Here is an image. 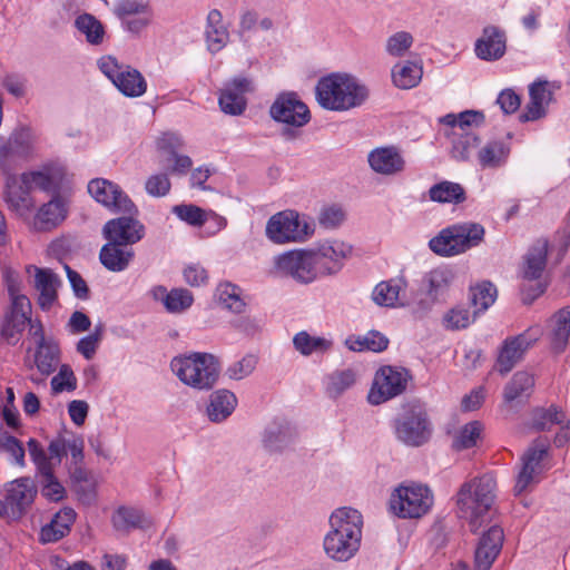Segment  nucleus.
<instances>
[{
	"instance_id": "obj_1",
	"label": "nucleus",
	"mask_w": 570,
	"mask_h": 570,
	"mask_svg": "<svg viewBox=\"0 0 570 570\" xmlns=\"http://www.w3.org/2000/svg\"><path fill=\"white\" fill-rule=\"evenodd\" d=\"M330 529L323 538L326 557L335 562H347L361 548L363 517L350 507L335 509L328 518Z\"/></svg>"
},
{
	"instance_id": "obj_2",
	"label": "nucleus",
	"mask_w": 570,
	"mask_h": 570,
	"mask_svg": "<svg viewBox=\"0 0 570 570\" xmlns=\"http://www.w3.org/2000/svg\"><path fill=\"white\" fill-rule=\"evenodd\" d=\"M315 97L323 109L347 111L363 106L370 97V89L351 73L333 72L317 81Z\"/></svg>"
},
{
	"instance_id": "obj_3",
	"label": "nucleus",
	"mask_w": 570,
	"mask_h": 570,
	"mask_svg": "<svg viewBox=\"0 0 570 570\" xmlns=\"http://www.w3.org/2000/svg\"><path fill=\"white\" fill-rule=\"evenodd\" d=\"M497 483L487 473L464 482L456 493V507L461 518L468 520L472 532L488 521V514L495 500Z\"/></svg>"
},
{
	"instance_id": "obj_4",
	"label": "nucleus",
	"mask_w": 570,
	"mask_h": 570,
	"mask_svg": "<svg viewBox=\"0 0 570 570\" xmlns=\"http://www.w3.org/2000/svg\"><path fill=\"white\" fill-rule=\"evenodd\" d=\"M170 370L185 385L203 391L217 382L219 363L210 353L193 352L175 356L170 361Z\"/></svg>"
},
{
	"instance_id": "obj_5",
	"label": "nucleus",
	"mask_w": 570,
	"mask_h": 570,
	"mask_svg": "<svg viewBox=\"0 0 570 570\" xmlns=\"http://www.w3.org/2000/svg\"><path fill=\"white\" fill-rule=\"evenodd\" d=\"M484 234V227L479 223L454 224L430 239L429 247L440 256L451 257L479 246L483 242Z\"/></svg>"
},
{
	"instance_id": "obj_6",
	"label": "nucleus",
	"mask_w": 570,
	"mask_h": 570,
	"mask_svg": "<svg viewBox=\"0 0 570 570\" xmlns=\"http://www.w3.org/2000/svg\"><path fill=\"white\" fill-rule=\"evenodd\" d=\"M271 118L285 125L281 131L285 140H295L311 120L308 107L293 91L279 94L269 107Z\"/></svg>"
},
{
	"instance_id": "obj_7",
	"label": "nucleus",
	"mask_w": 570,
	"mask_h": 570,
	"mask_svg": "<svg viewBox=\"0 0 570 570\" xmlns=\"http://www.w3.org/2000/svg\"><path fill=\"white\" fill-rule=\"evenodd\" d=\"M265 233L277 245L305 243L315 234V226L296 210L286 209L267 220Z\"/></svg>"
},
{
	"instance_id": "obj_8",
	"label": "nucleus",
	"mask_w": 570,
	"mask_h": 570,
	"mask_svg": "<svg viewBox=\"0 0 570 570\" xmlns=\"http://www.w3.org/2000/svg\"><path fill=\"white\" fill-rule=\"evenodd\" d=\"M394 433L399 441L409 446H421L432 434V423L424 405L406 404L394 421Z\"/></svg>"
},
{
	"instance_id": "obj_9",
	"label": "nucleus",
	"mask_w": 570,
	"mask_h": 570,
	"mask_svg": "<svg viewBox=\"0 0 570 570\" xmlns=\"http://www.w3.org/2000/svg\"><path fill=\"white\" fill-rule=\"evenodd\" d=\"M433 504V494L422 484H401L391 494V510L400 518H420L428 513Z\"/></svg>"
},
{
	"instance_id": "obj_10",
	"label": "nucleus",
	"mask_w": 570,
	"mask_h": 570,
	"mask_svg": "<svg viewBox=\"0 0 570 570\" xmlns=\"http://www.w3.org/2000/svg\"><path fill=\"white\" fill-rule=\"evenodd\" d=\"M541 336L542 328L539 325L530 326L518 335L508 336L498 348L494 371L507 375Z\"/></svg>"
},
{
	"instance_id": "obj_11",
	"label": "nucleus",
	"mask_w": 570,
	"mask_h": 570,
	"mask_svg": "<svg viewBox=\"0 0 570 570\" xmlns=\"http://www.w3.org/2000/svg\"><path fill=\"white\" fill-rule=\"evenodd\" d=\"M100 71L126 97H141L147 90V81L135 68L119 63L111 56H104L97 61Z\"/></svg>"
},
{
	"instance_id": "obj_12",
	"label": "nucleus",
	"mask_w": 570,
	"mask_h": 570,
	"mask_svg": "<svg viewBox=\"0 0 570 570\" xmlns=\"http://www.w3.org/2000/svg\"><path fill=\"white\" fill-rule=\"evenodd\" d=\"M550 443L548 439L539 438L532 442L521 458V469L517 476L514 493L527 491L539 481L540 474L550 469L548 462Z\"/></svg>"
},
{
	"instance_id": "obj_13",
	"label": "nucleus",
	"mask_w": 570,
	"mask_h": 570,
	"mask_svg": "<svg viewBox=\"0 0 570 570\" xmlns=\"http://www.w3.org/2000/svg\"><path fill=\"white\" fill-rule=\"evenodd\" d=\"M455 278V272L452 267L442 265L423 276L422 285L426 294V298L420 299L413 307L416 316L426 315L435 303L443 299L449 292Z\"/></svg>"
},
{
	"instance_id": "obj_14",
	"label": "nucleus",
	"mask_w": 570,
	"mask_h": 570,
	"mask_svg": "<svg viewBox=\"0 0 570 570\" xmlns=\"http://www.w3.org/2000/svg\"><path fill=\"white\" fill-rule=\"evenodd\" d=\"M114 13L121 29L134 37H139L154 20V9L149 0H118Z\"/></svg>"
},
{
	"instance_id": "obj_15",
	"label": "nucleus",
	"mask_w": 570,
	"mask_h": 570,
	"mask_svg": "<svg viewBox=\"0 0 570 570\" xmlns=\"http://www.w3.org/2000/svg\"><path fill=\"white\" fill-rule=\"evenodd\" d=\"M4 492V499L0 501V515L9 520H18L32 504L37 489L30 478H19L9 482Z\"/></svg>"
},
{
	"instance_id": "obj_16",
	"label": "nucleus",
	"mask_w": 570,
	"mask_h": 570,
	"mask_svg": "<svg viewBox=\"0 0 570 570\" xmlns=\"http://www.w3.org/2000/svg\"><path fill=\"white\" fill-rule=\"evenodd\" d=\"M409 379V372L404 368L381 367L376 372L373 385L368 392V402L373 405H379L402 394L406 389Z\"/></svg>"
},
{
	"instance_id": "obj_17",
	"label": "nucleus",
	"mask_w": 570,
	"mask_h": 570,
	"mask_svg": "<svg viewBox=\"0 0 570 570\" xmlns=\"http://www.w3.org/2000/svg\"><path fill=\"white\" fill-rule=\"evenodd\" d=\"M27 445L30 458L37 468L41 494L50 501H61L66 497V489L55 475L53 464L47 458L45 449L36 439H30Z\"/></svg>"
},
{
	"instance_id": "obj_18",
	"label": "nucleus",
	"mask_w": 570,
	"mask_h": 570,
	"mask_svg": "<svg viewBox=\"0 0 570 570\" xmlns=\"http://www.w3.org/2000/svg\"><path fill=\"white\" fill-rule=\"evenodd\" d=\"M274 267L279 276L299 285H309L317 281L304 248L291 249L275 256Z\"/></svg>"
},
{
	"instance_id": "obj_19",
	"label": "nucleus",
	"mask_w": 570,
	"mask_h": 570,
	"mask_svg": "<svg viewBox=\"0 0 570 570\" xmlns=\"http://www.w3.org/2000/svg\"><path fill=\"white\" fill-rule=\"evenodd\" d=\"M254 90L255 85L250 77L237 76L226 81L218 96L220 110L230 116L242 115L247 107L246 95Z\"/></svg>"
},
{
	"instance_id": "obj_20",
	"label": "nucleus",
	"mask_w": 570,
	"mask_h": 570,
	"mask_svg": "<svg viewBox=\"0 0 570 570\" xmlns=\"http://www.w3.org/2000/svg\"><path fill=\"white\" fill-rule=\"evenodd\" d=\"M32 305L29 298H16L10 303L0 324V334L9 345H16L31 321Z\"/></svg>"
},
{
	"instance_id": "obj_21",
	"label": "nucleus",
	"mask_w": 570,
	"mask_h": 570,
	"mask_svg": "<svg viewBox=\"0 0 570 570\" xmlns=\"http://www.w3.org/2000/svg\"><path fill=\"white\" fill-rule=\"evenodd\" d=\"M89 194L104 206L115 212L135 214L137 207L121 188L107 179L95 178L88 184Z\"/></svg>"
},
{
	"instance_id": "obj_22",
	"label": "nucleus",
	"mask_w": 570,
	"mask_h": 570,
	"mask_svg": "<svg viewBox=\"0 0 570 570\" xmlns=\"http://www.w3.org/2000/svg\"><path fill=\"white\" fill-rule=\"evenodd\" d=\"M2 171L4 175V202L18 216L22 218L29 217L35 207V200L30 195V188L22 183L21 178H18L11 167L2 165Z\"/></svg>"
},
{
	"instance_id": "obj_23",
	"label": "nucleus",
	"mask_w": 570,
	"mask_h": 570,
	"mask_svg": "<svg viewBox=\"0 0 570 570\" xmlns=\"http://www.w3.org/2000/svg\"><path fill=\"white\" fill-rule=\"evenodd\" d=\"M315 245L327 278L337 276L353 255V246L340 238H325Z\"/></svg>"
},
{
	"instance_id": "obj_24",
	"label": "nucleus",
	"mask_w": 570,
	"mask_h": 570,
	"mask_svg": "<svg viewBox=\"0 0 570 570\" xmlns=\"http://www.w3.org/2000/svg\"><path fill=\"white\" fill-rule=\"evenodd\" d=\"M557 89L559 86L548 80L532 82L529 86V101L520 115V121H535L546 117Z\"/></svg>"
},
{
	"instance_id": "obj_25",
	"label": "nucleus",
	"mask_w": 570,
	"mask_h": 570,
	"mask_svg": "<svg viewBox=\"0 0 570 570\" xmlns=\"http://www.w3.org/2000/svg\"><path fill=\"white\" fill-rule=\"evenodd\" d=\"M102 232L107 240L129 246L144 237L145 227L139 220L122 216L108 220Z\"/></svg>"
},
{
	"instance_id": "obj_26",
	"label": "nucleus",
	"mask_w": 570,
	"mask_h": 570,
	"mask_svg": "<svg viewBox=\"0 0 570 570\" xmlns=\"http://www.w3.org/2000/svg\"><path fill=\"white\" fill-rule=\"evenodd\" d=\"M504 540L503 530L499 525L490 527L480 538L475 549L474 569L490 570L498 558Z\"/></svg>"
},
{
	"instance_id": "obj_27",
	"label": "nucleus",
	"mask_w": 570,
	"mask_h": 570,
	"mask_svg": "<svg viewBox=\"0 0 570 570\" xmlns=\"http://www.w3.org/2000/svg\"><path fill=\"white\" fill-rule=\"evenodd\" d=\"M507 50V35L497 26L483 28L480 38L476 39L474 51L478 58L484 61L501 59Z\"/></svg>"
},
{
	"instance_id": "obj_28",
	"label": "nucleus",
	"mask_w": 570,
	"mask_h": 570,
	"mask_svg": "<svg viewBox=\"0 0 570 570\" xmlns=\"http://www.w3.org/2000/svg\"><path fill=\"white\" fill-rule=\"evenodd\" d=\"M367 161L373 171L383 176H395L405 169V159L394 146L377 147L371 150Z\"/></svg>"
},
{
	"instance_id": "obj_29",
	"label": "nucleus",
	"mask_w": 570,
	"mask_h": 570,
	"mask_svg": "<svg viewBox=\"0 0 570 570\" xmlns=\"http://www.w3.org/2000/svg\"><path fill=\"white\" fill-rule=\"evenodd\" d=\"M149 296L154 301L160 302L165 309L170 314H181L194 303L191 292L183 287H176L171 291H167L165 286L156 285L150 288Z\"/></svg>"
},
{
	"instance_id": "obj_30",
	"label": "nucleus",
	"mask_w": 570,
	"mask_h": 570,
	"mask_svg": "<svg viewBox=\"0 0 570 570\" xmlns=\"http://www.w3.org/2000/svg\"><path fill=\"white\" fill-rule=\"evenodd\" d=\"M67 216V206L62 198L53 197L43 204L31 219V227L37 232H49L61 224Z\"/></svg>"
},
{
	"instance_id": "obj_31",
	"label": "nucleus",
	"mask_w": 570,
	"mask_h": 570,
	"mask_svg": "<svg viewBox=\"0 0 570 570\" xmlns=\"http://www.w3.org/2000/svg\"><path fill=\"white\" fill-rule=\"evenodd\" d=\"M76 518L77 513L72 508H62L52 517L49 523L41 528L39 541L47 544L61 540L70 533L71 525L76 521Z\"/></svg>"
},
{
	"instance_id": "obj_32",
	"label": "nucleus",
	"mask_w": 570,
	"mask_h": 570,
	"mask_svg": "<svg viewBox=\"0 0 570 570\" xmlns=\"http://www.w3.org/2000/svg\"><path fill=\"white\" fill-rule=\"evenodd\" d=\"M60 279L57 274L48 268H37L35 274V288L38 292V304L43 311H48L58 298Z\"/></svg>"
},
{
	"instance_id": "obj_33",
	"label": "nucleus",
	"mask_w": 570,
	"mask_h": 570,
	"mask_svg": "<svg viewBox=\"0 0 570 570\" xmlns=\"http://www.w3.org/2000/svg\"><path fill=\"white\" fill-rule=\"evenodd\" d=\"M236 406V395L229 390L220 389L209 395L206 413L209 421L222 423L233 414Z\"/></svg>"
},
{
	"instance_id": "obj_34",
	"label": "nucleus",
	"mask_w": 570,
	"mask_h": 570,
	"mask_svg": "<svg viewBox=\"0 0 570 570\" xmlns=\"http://www.w3.org/2000/svg\"><path fill=\"white\" fill-rule=\"evenodd\" d=\"M570 338V305L556 312L550 318L549 340L551 350L563 353Z\"/></svg>"
},
{
	"instance_id": "obj_35",
	"label": "nucleus",
	"mask_w": 570,
	"mask_h": 570,
	"mask_svg": "<svg viewBox=\"0 0 570 570\" xmlns=\"http://www.w3.org/2000/svg\"><path fill=\"white\" fill-rule=\"evenodd\" d=\"M134 249L122 244L108 240L99 253L101 264L111 272H122L131 262Z\"/></svg>"
},
{
	"instance_id": "obj_36",
	"label": "nucleus",
	"mask_w": 570,
	"mask_h": 570,
	"mask_svg": "<svg viewBox=\"0 0 570 570\" xmlns=\"http://www.w3.org/2000/svg\"><path fill=\"white\" fill-rule=\"evenodd\" d=\"M112 525L117 531L128 533L135 529H147L151 527V519L142 510L134 507L118 508L111 518Z\"/></svg>"
},
{
	"instance_id": "obj_37",
	"label": "nucleus",
	"mask_w": 570,
	"mask_h": 570,
	"mask_svg": "<svg viewBox=\"0 0 570 570\" xmlns=\"http://www.w3.org/2000/svg\"><path fill=\"white\" fill-rule=\"evenodd\" d=\"M205 37L207 48L213 53L220 51L228 42V29L223 22L222 12L217 9L210 10L207 14Z\"/></svg>"
},
{
	"instance_id": "obj_38",
	"label": "nucleus",
	"mask_w": 570,
	"mask_h": 570,
	"mask_svg": "<svg viewBox=\"0 0 570 570\" xmlns=\"http://www.w3.org/2000/svg\"><path fill=\"white\" fill-rule=\"evenodd\" d=\"M61 358V351L57 340L35 346L33 363L42 376H49L56 372Z\"/></svg>"
},
{
	"instance_id": "obj_39",
	"label": "nucleus",
	"mask_w": 570,
	"mask_h": 570,
	"mask_svg": "<svg viewBox=\"0 0 570 570\" xmlns=\"http://www.w3.org/2000/svg\"><path fill=\"white\" fill-rule=\"evenodd\" d=\"M357 375L352 368L335 370L323 379L324 392L331 400H337L356 383Z\"/></svg>"
},
{
	"instance_id": "obj_40",
	"label": "nucleus",
	"mask_w": 570,
	"mask_h": 570,
	"mask_svg": "<svg viewBox=\"0 0 570 570\" xmlns=\"http://www.w3.org/2000/svg\"><path fill=\"white\" fill-rule=\"evenodd\" d=\"M295 433L288 424L272 423L263 435L264 448L271 453H281L294 442Z\"/></svg>"
},
{
	"instance_id": "obj_41",
	"label": "nucleus",
	"mask_w": 570,
	"mask_h": 570,
	"mask_svg": "<svg viewBox=\"0 0 570 570\" xmlns=\"http://www.w3.org/2000/svg\"><path fill=\"white\" fill-rule=\"evenodd\" d=\"M294 348L303 356L323 355L333 348V340L325 336L311 335L306 331L296 333L293 337Z\"/></svg>"
},
{
	"instance_id": "obj_42",
	"label": "nucleus",
	"mask_w": 570,
	"mask_h": 570,
	"mask_svg": "<svg viewBox=\"0 0 570 570\" xmlns=\"http://www.w3.org/2000/svg\"><path fill=\"white\" fill-rule=\"evenodd\" d=\"M406 283L403 278H392L379 283L372 293L373 301L384 307H396L403 305L400 302L401 292L405 289Z\"/></svg>"
},
{
	"instance_id": "obj_43",
	"label": "nucleus",
	"mask_w": 570,
	"mask_h": 570,
	"mask_svg": "<svg viewBox=\"0 0 570 570\" xmlns=\"http://www.w3.org/2000/svg\"><path fill=\"white\" fill-rule=\"evenodd\" d=\"M547 255L548 242L543 239L535 242L524 257V279L534 281L541 277L547 264Z\"/></svg>"
},
{
	"instance_id": "obj_44",
	"label": "nucleus",
	"mask_w": 570,
	"mask_h": 570,
	"mask_svg": "<svg viewBox=\"0 0 570 570\" xmlns=\"http://www.w3.org/2000/svg\"><path fill=\"white\" fill-rule=\"evenodd\" d=\"M563 424H570V420L567 414L557 405H550L549 407H537L532 412L531 426L535 431H549L554 425L563 426Z\"/></svg>"
},
{
	"instance_id": "obj_45",
	"label": "nucleus",
	"mask_w": 570,
	"mask_h": 570,
	"mask_svg": "<svg viewBox=\"0 0 570 570\" xmlns=\"http://www.w3.org/2000/svg\"><path fill=\"white\" fill-rule=\"evenodd\" d=\"M430 200L440 204H461L465 202L466 194L463 186L459 183L443 180L430 187Z\"/></svg>"
},
{
	"instance_id": "obj_46",
	"label": "nucleus",
	"mask_w": 570,
	"mask_h": 570,
	"mask_svg": "<svg viewBox=\"0 0 570 570\" xmlns=\"http://www.w3.org/2000/svg\"><path fill=\"white\" fill-rule=\"evenodd\" d=\"M534 387V377L527 371L514 373L512 379L507 383L503 392L504 401L511 403L517 400L528 399Z\"/></svg>"
},
{
	"instance_id": "obj_47",
	"label": "nucleus",
	"mask_w": 570,
	"mask_h": 570,
	"mask_svg": "<svg viewBox=\"0 0 570 570\" xmlns=\"http://www.w3.org/2000/svg\"><path fill=\"white\" fill-rule=\"evenodd\" d=\"M215 297L225 309L236 314L245 311L246 303L243 298V291L230 282L219 283L216 287Z\"/></svg>"
},
{
	"instance_id": "obj_48",
	"label": "nucleus",
	"mask_w": 570,
	"mask_h": 570,
	"mask_svg": "<svg viewBox=\"0 0 570 570\" xmlns=\"http://www.w3.org/2000/svg\"><path fill=\"white\" fill-rule=\"evenodd\" d=\"M392 81L400 89H412L422 79V67L413 61L399 62L391 70Z\"/></svg>"
},
{
	"instance_id": "obj_49",
	"label": "nucleus",
	"mask_w": 570,
	"mask_h": 570,
	"mask_svg": "<svg viewBox=\"0 0 570 570\" xmlns=\"http://www.w3.org/2000/svg\"><path fill=\"white\" fill-rule=\"evenodd\" d=\"M345 345L348 350L355 352L372 351L377 353L387 347L389 340L384 334L377 331H370L364 335L348 336L345 341Z\"/></svg>"
},
{
	"instance_id": "obj_50",
	"label": "nucleus",
	"mask_w": 570,
	"mask_h": 570,
	"mask_svg": "<svg viewBox=\"0 0 570 570\" xmlns=\"http://www.w3.org/2000/svg\"><path fill=\"white\" fill-rule=\"evenodd\" d=\"M485 116L482 111L465 110L460 114H448L441 118V122L453 128V131L466 132L482 126Z\"/></svg>"
},
{
	"instance_id": "obj_51",
	"label": "nucleus",
	"mask_w": 570,
	"mask_h": 570,
	"mask_svg": "<svg viewBox=\"0 0 570 570\" xmlns=\"http://www.w3.org/2000/svg\"><path fill=\"white\" fill-rule=\"evenodd\" d=\"M510 154V148L499 140L490 141L479 153V163L483 168H495L502 166Z\"/></svg>"
},
{
	"instance_id": "obj_52",
	"label": "nucleus",
	"mask_w": 570,
	"mask_h": 570,
	"mask_svg": "<svg viewBox=\"0 0 570 570\" xmlns=\"http://www.w3.org/2000/svg\"><path fill=\"white\" fill-rule=\"evenodd\" d=\"M76 29L86 37L88 43L99 46L105 39L102 23L90 13L79 14L75 20Z\"/></svg>"
},
{
	"instance_id": "obj_53",
	"label": "nucleus",
	"mask_w": 570,
	"mask_h": 570,
	"mask_svg": "<svg viewBox=\"0 0 570 570\" xmlns=\"http://www.w3.org/2000/svg\"><path fill=\"white\" fill-rule=\"evenodd\" d=\"M497 295V287L488 281L470 288V299L478 314L487 311L495 302Z\"/></svg>"
},
{
	"instance_id": "obj_54",
	"label": "nucleus",
	"mask_w": 570,
	"mask_h": 570,
	"mask_svg": "<svg viewBox=\"0 0 570 570\" xmlns=\"http://www.w3.org/2000/svg\"><path fill=\"white\" fill-rule=\"evenodd\" d=\"M346 217L347 213L341 204H325L317 214V223L326 230H334L344 224Z\"/></svg>"
},
{
	"instance_id": "obj_55",
	"label": "nucleus",
	"mask_w": 570,
	"mask_h": 570,
	"mask_svg": "<svg viewBox=\"0 0 570 570\" xmlns=\"http://www.w3.org/2000/svg\"><path fill=\"white\" fill-rule=\"evenodd\" d=\"M455 139L452 146V156L456 160H468L471 154L479 147L480 138L473 131H453Z\"/></svg>"
},
{
	"instance_id": "obj_56",
	"label": "nucleus",
	"mask_w": 570,
	"mask_h": 570,
	"mask_svg": "<svg viewBox=\"0 0 570 570\" xmlns=\"http://www.w3.org/2000/svg\"><path fill=\"white\" fill-rule=\"evenodd\" d=\"M476 315L475 311L471 313L468 307L458 305L444 314L443 326L451 331L466 328L475 321Z\"/></svg>"
},
{
	"instance_id": "obj_57",
	"label": "nucleus",
	"mask_w": 570,
	"mask_h": 570,
	"mask_svg": "<svg viewBox=\"0 0 570 570\" xmlns=\"http://www.w3.org/2000/svg\"><path fill=\"white\" fill-rule=\"evenodd\" d=\"M0 451L8 454L11 464H16L20 468L26 466V451L22 443L17 438L7 432L0 433Z\"/></svg>"
},
{
	"instance_id": "obj_58",
	"label": "nucleus",
	"mask_w": 570,
	"mask_h": 570,
	"mask_svg": "<svg viewBox=\"0 0 570 570\" xmlns=\"http://www.w3.org/2000/svg\"><path fill=\"white\" fill-rule=\"evenodd\" d=\"M482 424L479 421H472L466 423L460 429L453 441V448L455 450H465L476 445V442L481 435Z\"/></svg>"
},
{
	"instance_id": "obj_59",
	"label": "nucleus",
	"mask_w": 570,
	"mask_h": 570,
	"mask_svg": "<svg viewBox=\"0 0 570 570\" xmlns=\"http://www.w3.org/2000/svg\"><path fill=\"white\" fill-rule=\"evenodd\" d=\"M413 42L414 38L410 32L397 31L386 39L385 51L392 57L401 58L406 55Z\"/></svg>"
},
{
	"instance_id": "obj_60",
	"label": "nucleus",
	"mask_w": 570,
	"mask_h": 570,
	"mask_svg": "<svg viewBox=\"0 0 570 570\" xmlns=\"http://www.w3.org/2000/svg\"><path fill=\"white\" fill-rule=\"evenodd\" d=\"M58 373L51 379L53 393L72 392L77 389V377L69 364H62Z\"/></svg>"
},
{
	"instance_id": "obj_61",
	"label": "nucleus",
	"mask_w": 570,
	"mask_h": 570,
	"mask_svg": "<svg viewBox=\"0 0 570 570\" xmlns=\"http://www.w3.org/2000/svg\"><path fill=\"white\" fill-rule=\"evenodd\" d=\"M104 335V325L98 324L95 330L87 336L79 340L76 351L86 360H91L100 345Z\"/></svg>"
},
{
	"instance_id": "obj_62",
	"label": "nucleus",
	"mask_w": 570,
	"mask_h": 570,
	"mask_svg": "<svg viewBox=\"0 0 570 570\" xmlns=\"http://www.w3.org/2000/svg\"><path fill=\"white\" fill-rule=\"evenodd\" d=\"M257 357L253 354H247L243 356L240 360L232 363L227 368L225 374L235 381H240L247 376H249L257 365Z\"/></svg>"
},
{
	"instance_id": "obj_63",
	"label": "nucleus",
	"mask_w": 570,
	"mask_h": 570,
	"mask_svg": "<svg viewBox=\"0 0 570 570\" xmlns=\"http://www.w3.org/2000/svg\"><path fill=\"white\" fill-rule=\"evenodd\" d=\"M21 180L30 188V190L40 189L43 191H51L56 188L52 176L48 171L43 170L23 173L21 175Z\"/></svg>"
},
{
	"instance_id": "obj_64",
	"label": "nucleus",
	"mask_w": 570,
	"mask_h": 570,
	"mask_svg": "<svg viewBox=\"0 0 570 570\" xmlns=\"http://www.w3.org/2000/svg\"><path fill=\"white\" fill-rule=\"evenodd\" d=\"M174 213L184 222L193 226H202L207 219L205 210L194 205H178Z\"/></svg>"
}]
</instances>
